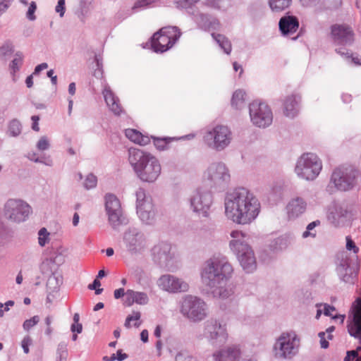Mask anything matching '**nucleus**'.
I'll list each match as a JSON object with an SVG mask.
<instances>
[{
    "mask_svg": "<svg viewBox=\"0 0 361 361\" xmlns=\"http://www.w3.org/2000/svg\"><path fill=\"white\" fill-rule=\"evenodd\" d=\"M225 214L233 223L247 225L253 222L260 212V202L245 188L228 193L224 201Z\"/></svg>",
    "mask_w": 361,
    "mask_h": 361,
    "instance_id": "1",
    "label": "nucleus"
},
{
    "mask_svg": "<svg viewBox=\"0 0 361 361\" xmlns=\"http://www.w3.org/2000/svg\"><path fill=\"white\" fill-rule=\"evenodd\" d=\"M233 271L232 266L225 257H213L202 265L201 279L203 283L213 288L214 296L226 298L233 293L231 286L227 285Z\"/></svg>",
    "mask_w": 361,
    "mask_h": 361,
    "instance_id": "2",
    "label": "nucleus"
},
{
    "mask_svg": "<svg viewBox=\"0 0 361 361\" xmlns=\"http://www.w3.org/2000/svg\"><path fill=\"white\" fill-rule=\"evenodd\" d=\"M128 160L137 177L142 181L152 183L161 174L159 160L149 152L140 149L128 150Z\"/></svg>",
    "mask_w": 361,
    "mask_h": 361,
    "instance_id": "3",
    "label": "nucleus"
},
{
    "mask_svg": "<svg viewBox=\"0 0 361 361\" xmlns=\"http://www.w3.org/2000/svg\"><path fill=\"white\" fill-rule=\"evenodd\" d=\"M322 169V161L316 154L305 153L298 159L295 171L301 178L310 180L317 177Z\"/></svg>",
    "mask_w": 361,
    "mask_h": 361,
    "instance_id": "4",
    "label": "nucleus"
},
{
    "mask_svg": "<svg viewBox=\"0 0 361 361\" xmlns=\"http://www.w3.org/2000/svg\"><path fill=\"white\" fill-rule=\"evenodd\" d=\"M180 36V32L178 27H163L153 35L152 47L156 52H164L172 47Z\"/></svg>",
    "mask_w": 361,
    "mask_h": 361,
    "instance_id": "5",
    "label": "nucleus"
},
{
    "mask_svg": "<svg viewBox=\"0 0 361 361\" xmlns=\"http://www.w3.org/2000/svg\"><path fill=\"white\" fill-rule=\"evenodd\" d=\"M181 312L194 322L200 321L207 315V305L201 299L188 295L182 302Z\"/></svg>",
    "mask_w": 361,
    "mask_h": 361,
    "instance_id": "6",
    "label": "nucleus"
},
{
    "mask_svg": "<svg viewBox=\"0 0 361 361\" xmlns=\"http://www.w3.org/2000/svg\"><path fill=\"white\" fill-rule=\"evenodd\" d=\"M250 116L252 123L259 128L269 126L273 120V114L269 106L257 101L250 104Z\"/></svg>",
    "mask_w": 361,
    "mask_h": 361,
    "instance_id": "7",
    "label": "nucleus"
},
{
    "mask_svg": "<svg viewBox=\"0 0 361 361\" xmlns=\"http://www.w3.org/2000/svg\"><path fill=\"white\" fill-rule=\"evenodd\" d=\"M30 212V205L20 200L11 199L8 200L5 204L6 217L15 222L25 221Z\"/></svg>",
    "mask_w": 361,
    "mask_h": 361,
    "instance_id": "8",
    "label": "nucleus"
},
{
    "mask_svg": "<svg viewBox=\"0 0 361 361\" xmlns=\"http://www.w3.org/2000/svg\"><path fill=\"white\" fill-rule=\"evenodd\" d=\"M231 249L237 253L243 269L247 272L256 268V260L251 247L246 243H239L237 240L230 242Z\"/></svg>",
    "mask_w": 361,
    "mask_h": 361,
    "instance_id": "9",
    "label": "nucleus"
},
{
    "mask_svg": "<svg viewBox=\"0 0 361 361\" xmlns=\"http://www.w3.org/2000/svg\"><path fill=\"white\" fill-rule=\"evenodd\" d=\"M204 139L216 149H223L230 143L231 133L225 126H216L206 133Z\"/></svg>",
    "mask_w": 361,
    "mask_h": 361,
    "instance_id": "10",
    "label": "nucleus"
},
{
    "mask_svg": "<svg viewBox=\"0 0 361 361\" xmlns=\"http://www.w3.org/2000/svg\"><path fill=\"white\" fill-rule=\"evenodd\" d=\"M300 340L293 331L283 333L278 339L276 347L279 346V357H290L299 347Z\"/></svg>",
    "mask_w": 361,
    "mask_h": 361,
    "instance_id": "11",
    "label": "nucleus"
},
{
    "mask_svg": "<svg viewBox=\"0 0 361 361\" xmlns=\"http://www.w3.org/2000/svg\"><path fill=\"white\" fill-rule=\"evenodd\" d=\"M354 32L352 27L345 23H336L330 27V37L336 44L345 45L354 41Z\"/></svg>",
    "mask_w": 361,
    "mask_h": 361,
    "instance_id": "12",
    "label": "nucleus"
},
{
    "mask_svg": "<svg viewBox=\"0 0 361 361\" xmlns=\"http://www.w3.org/2000/svg\"><path fill=\"white\" fill-rule=\"evenodd\" d=\"M355 178V171L352 169L338 168L334 171L331 180L338 190L346 191L353 187Z\"/></svg>",
    "mask_w": 361,
    "mask_h": 361,
    "instance_id": "13",
    "label": "nucleus"
},
{
    "mask_svg": "<svg viewBox=\"0 0 361 361\" xmlns=\"http://www.w3.org/2000/svg\"><path fill=\"white\" fill-rule=\"evenodd\" d=\"M105 207L109 216V220L115 227L120 224L122 211L120 202L118 198L111 194L105 196Z\"/></svg>",
    "mask_w": 361,
    "mask_h": 361,
    "instance_id": "14",
    "label": "nucleus"
},
{
    "mask_svg": "<svg viewBox=\"0 0 361 361\" xmlns=\"http://www.w3.org/2000/svg\"><path fill=\"white\" fill-rule=\"evenodd\" d=\"M353 319L348 324V331L351 336L361 338V298L356 299L352 307Z\"/></svg>",
    "mask_w": 361,
    "mask_h": 361,
    "instance_id": "15",
    "label": "nucleus"
},
{
    "mask_svg": "<svg viewBox=\"0 0 361 361\" xmlns=\"http://www.w3.org/2000/svg\"><path fill=\"white\" fill-rule=\"evenodd\" d=\"M159 286L169 292H185L188 289L187 283L170 275H164L160 277Z\"/></svg>",
    "mask_w": 361,
    "mask_h": 361,
    "instance_id": "16",
    "label": "nucleus"
},
{
    "mask_svg": "<svg viewBox=\"0 0 361 361\" xmlns=\"http://www.w3.org/2000/svg\"><path fill=\"white\" fill-rule=\"evenodd\" d=\"M212 204V195L207 192L197 191L191 199V206L196 212H202L205 214Z\"/></svg>",
    "mask_w": 361,
    "mask_h": 361,
    "instance_id": "17",
    "label": "nucleus"
},
{
    "mask_svg": "<svg viewBox=\"0 0 361 361\" xmlns=\"http://www.w3.org/2000/svg\"><path fill=\"white\" fill-rule=\"evenodd\" d=\"M208 180L213 181H226L230 178L227 168L224 164L216 163L212 164L204 173Z\"/></svg>",
    "mask_w": 361,
    "mask_h": 361,
    "instance_id": "18",
    "label": "nucleus"
},
{
    "mask_svg": "<svg viewBox=\"0 0 361 361\" xmlns=\"http://www.w3.org/2000/svg\"><path fill=\"white\" fill-rule=\"evenodd\" d=\"M102 94L109 109L115 115H121L123 109L120 104L119 99L114 94L110 87H105L102 91Z\"/></svg>",
    "mask_w": 361,
    "mask_h": 361,
    "instance_id": "19",
    "label": "nucleus"
},
{
    "mask_svg": "<svg viewBox=\"0 0 361 361\" xmlns=\"http://www.w3.org/2000/svg\"><path fill=\"white\" fill-rule=\"evenodd\" d=\"M148 302L149 298L147 293L128 289L126 292V298L123 300V305L126 307H130L134 303L145 305H147Z\"/></svg>",
    "mask_w": 361,
    "mask_h": 361,
    "instance_id": "20",
    "label": "nucleus"
},
{
    "mask_svg": "<svg viewBox=\"0 0 361 361\" xmlns=\"http://www.w3.org/2000/svg\"><path fill=\"white\" fill-rule=\"evenodd\" d=\"M279 26L283 35L293 34L299 28V21L295 16H285L280 19Z\"/></svg>",
    "mask_w": 361,
    "mask_h": 361,
    "instance_id": "21",
    "label": "nucleus"
},
{
    "mask_svg": "<svg viewBox=\"0 0 361 361\" xmlns=\"http://www.w3.org/2000/svg\"><path fill=\"white\" fill-rule=\"evenodd\" d=\"M300 97L296 94H291L286 97L283 101V114L287 117L293 118L298 113Z\"/></svg>",
    "mask_w": 361,
    "mask_h": 361,
    "instance_id": "22",
    "label": "nucleus"
},
{
    "mask_svg": "<svg viewBox=\"0 0 361 361\" xmlns=\"http://www.w3.org/2000/svg\"><path fill=\"white\" fill-rule=\"evenodd\" d=\"M137 213L143 222L150 224L154 216L152 201L140 202L139 204H137Z\"/></svg>",
    "mask_w": 361,
    "mask_h": 361,
    "instance_id": "23",
    "label": "nucleus"
},
{
    "mask_svg": "<svg viewBox=\"0 0 361 361\" xmlns=\"http://www.w3.org/2000/svg\"><path fill=\"white\" fill-rule=\"evenodd\" d=\"M240 355V350L237 346H231L218 351L213 355L215 361H236Z\"/></svg>",
    "mask_w": 361,
    "mask_h": 361,
    "instance_id": "24",
    "label": "nucleus"
},
{
    "mask_svg": "<svg viewBox=\"0 0 361 361\" xmlns=\"http://www.w3.org/2000/svg\"><path fill=\"white\" fill-rule=\"evenodd\" d=\"M206 332L209 334L211 338H217L222 337L224 339L227 338L226 329L224 325H221L216 321L210 322L207 324Z\"/></svg>",
    "mask_w": 361,
    "mask_h": 361,
    "instance_id": "25",
    "label": "nucleus"
},
{
    "mask_svg": "<svg viewBox=\"0 0 361 361\" xmlns=\"http://www.w3.org/2000/svg\"><path fill=\"white\" fill-rule=\"evenodd\" d=\"M125 135L130 141L140 145H145L149 142V138L148 136L142 135L135 129H126L125 130Z\"/></svg>",
    "mask_w": 361,
    "mask_h": 361,
    "instance_id": "26",
    "label": "nucleus"
},
{
    "mask_svg": "<svg viewBox=\"0 0 361 361\" xmlns=\"http://www.w3.org/2000/svg\"><path fill=\"white\" fill-rule=\"evenodd\" d=\"M288 212L291 217L298 216L303 213L306 208V204L301 198L293 200L288 205Z\"/></svg>",
    "mask_w": 361,
    "mask_h": 361,
    "instance_id": "27",
    "label": "nucleus"
},
{
    "mask_svg": "<svg viewBox=\"0 0 361 361\" xmlns=\"http://www.w3.org/2000/svg\"><path fill=\"white\" fill-rule=\"evenodd\" d=\"M246 94L242 90H237L234 92L232 99L231 105L236 109H240L245 104Z\"/></svg>",
    "mask_w": 361,
    "mask_h": 361,
    "instance_id": "28",
    "label": "nucleus"
},
{
    "mask_svg": "<svg viewBox=\"0 0 361 361\" xmlns=\"http://www.w3.org/2000/svg\"><path fill=\"white\" fill-rule=\"evenodd\" d=\"M292 0H269L270 8L274 12H281L289 8Z\"/></svg>",
    "mask_w": 361,
    "mask_h": 361,
    "instance_id": "29",
    "label": "nucleus"
},
{
    "mask_svg": "<svg viewBox=\"0 0 361 361\" xmlns=\"http://www.w3.org/2000/svg\"><path fill=\"white\" fill-rule=\"evenodd\" d=\"M212 36L224 51L228 54H230L231 51V44L230 42L224 36L219 34H213Z\"/></svg>",
    "mask_w": 361,
    "mask_h": 361,
    "instance_id": "30",
    "label": "nucleus"
},
{
    "mask_svg": "<svg viewBox=\"0 0 361 361\" xmlns=\"http://www.w3.org/2000/svg\"><path fill=\"white\" fill-rule=\"evenodd\" d=\"M336 52L341 56H344L347 59L350 60L351 63L356 66H361V58H360L357 55L355 56L353 54H350L349 52H344L343 49H336Z\"/></svg>",
    "mask_w": 361,
    "mask_h": 361,
    "instance_id": "31",
    "label": "nucleus"
},
{
    "mask_svg": "<svg viewBox=\"0 0 361 361\" xmlns=\"http://www.w3.org/2000/svg\"><path fill=\"white\" fill-rule=\"evenodd\" d=\"M153 142L157 149L159 150H164L167 148L168 145L171 142L172 139L170 137H152Z\"/></svg>",
    "mask_w": 361,
    "mask_h": 361,
    "instance_id": "32",
    "label": "nucleus"
},
{
    "mask_svg": "<svg viewBox=\"0 0 361 361\" xmlns=\"http://www.w3.org/2000/svg\"><path fill=\"white\" fill-rule=\"evenodd\" d=\"M38 243L42 247H44L49 240V233L45 228H42L38 233Z\"/></svg>",
    "mask_w": 361,
    "mask_h": 361,
    "instance_id": "33",
    "label": "nucleus"
},
{
    "mask_svg": "<svg viewBox=\"0 0 361 361\" xmlns=\"http://www.w3.org/2000/svg\"><path fill=\"white\" fill-rule=\"evenodd\" d=\"M23 56L21 53H17L11 62V68L13 73L18 71L23 63Z\"/></svg>",
    "mask_w": 361,
    "mask_h": 361,
    "instance_id": "34",
    "label": "nucleus"
},
{
    "mask_svg": "<svg viewBox=\"0 0 361 361\" xmlns=\"http://www.w3.org/2000/svg\"><path fill=\"white\" fill-rule=\"evenodd\" d=\"M8 130L13 136L19 135L21 130V125L20 122L16 120L12 121L9 124Z\"/></svg>",
    "mask_w": 361,
    "mask_h": 361,
    "instance_id": "35",
    "label": "nucleus"
},
{
    "mask_svg": "<svg viewBox=\"0 0 361 361\" xmlns=\"http://www.w3.org/2000/svg\"><path fill=\"white\" fill-rule=\"evenodd\" d=\"M97 177L93 174H89L85 180L84 186L87 189H91L97 185Z\"/></svg>",
    "mask_w": 361,
    "mask_h": 361,
    "instance_id": "36",
    "label": "nucleus"
},
{
    "mask_svg": "<svg viewBox=\"0 0 361 361\" xmlns=\"http://www.w3.org/2000/svg\"><path fill=\"white\" fill-rule=\"evenodd\" d=\"M39 322V316H34L30 319L24 322L23 326L25 331H29L32 326H35Z\"/></svg>",
    "mask_w": 361,
    "mask_h": 361,
    "instance_id": "37",
    "label": "nucleus"
},
{
    "mask_svg": "<svg viewBox=\"0 0 361 361\" xmlns=\"http://www.w3.org/2000/svg\"><path fill=\"white\" fill-rule=\"evenodd\" d=\"M137 240L136 237L133 236L131 241L128 245V250L131 255L136 254L140 250V245H137Z\"/></svg>",
    "mask_w": 361,
    "mask_h": 361,
    "instance_id": "38",
    "label": "nucleus"
},
{
    "mask_svg": "<svg viewBox=\"0 0 361 361\" xmlns=\"http://www.w3.org/2000/svg\"><path fill=\"white\" fill-rule=\"evenodd\" d=\"M320 224V221L319 220L312 221V223L309 224L307 226V231H305L303 234V238H307L309 236L315 237L316 233H311L310 231L313 230L315 226Z\"/></svg>",
    "mask_w": 361,
    "mask_h": 361,
    "instance_id": "39",
    "label": "nucleus"
},
{
    "mask_svg": "<svg viewBox=\"0 0 361 361\" xmlns=\"http://www.w3.org/2000/svg\"><path fill=\"white\" fill-rule=\"evenodd\" d=\"M336 310L334 306H331L329 305H324V314L326 316L332 317L334 319L340 317L341 319V323L343 322L345 319V315H339V316H332V312Z\"/></svg>",
    "mask_w": 361,
    "mask_h": 361,
    "instance_id": "40",
    "label": "nucleus"
},
{
    "mask_svg": "<svg viewBox=\"0 0 361 361\" xmlns=\"http://www.w3.org/2000/svg\"><path fill=\"white\" fill-rule=\"evenodd\" d=\"M342 4L341 0H324V5L328 9H336Z\"/></svg>",
    "mask_w": 361,
    "mask_h": 361,
    "instance_id": "41",
    "label": "nucleus"
},
{
    "mask_svg": "<svg viewBox=\"0 0 361 361\" xmlns=\"http://www.w3.org/2000/svg\"><path fill=\"white\" fill-rule=\"evenodd\" d=\"M176 361H197V360L187 353H179L176 357Z\"/></svg>",
    "mask_w": 361,
    "mask_h": 361,
    "instance_id": "42",
    "label": "nucleus"
},
{
    "mask_svg": "<svg viewBox=\"0 0 361 361\" xmlns=\"http://www.w3.org/2000/svg\"><path fill=\"white\" fill-rule=\"evenodd\" d=\"M140 318V313L139 312H134L133 315H129L127 317L125 322V326L126 328H130L131 326L130 322L132 321H138Z\"/></svg>",
    "mask_w": 361,
    "mask_h": 361,
    "instance_id": "43",
    "label": "nucleus"
},
{
    "mask_svg": "<svg viewBox=\"0 0 361 361\" xmlns=\"http://www.w3.org/2000/svg\"><path fill=\"white\" fill-rule=\"evenodd\" d=\"M37 9V5L35 1H32L30 4L27 12V18L30 20H34L35 19V12Z\"/></svg>",
    "mask_w": 361,
    "mask_h": 361,
    "instance_id": "44",
    "label": "nucleus"
},
{
    "mask_svg": "<svg viewBox=\"0 0 361 361\" xmlns=\"http://www.w3.org/2000/svg\"><path fill=\"white\" fill-rule=\"evenodd\" d=\"M101 286V283L98 279H95L92 284L88 286V288L90 290H95V294L99 295L103 291V288H99V287Z\"/></svg>",
    "mask_w": 361,
    "mask_h": 361,
    "instance_id": "45",
    "label": "nucleus"
},
{
    "mask_svg": "<svg viewBox=\"0 0 361 361\" xmlns=\"http://www.w3.org/2000/svg\"><path fill=\"white\" fill-rule=\"evenodd\" d=\"M37 147L39 150L47 149L49 147V143L47 137H42L37 142Z\"/></svg>",
    "mask_w": 361,
    "mask_h": 361,
    "instance_id": "46",
    "label": "nucleus"
},
{
    "mask_svg": "<svg viewBox=\"0 0 361 361\" xmlns=\"http://www.w3.org/2000/svg\"><path fill=\"white\" fill-rule=\"evenodd\" d=\"M52 322V317L51 316H47L44 319V323L47 326L45 329V334L48 336H50L53 332V329L51 326Z\"/></svg>",
    "mask_w": 361,
    "mask_h": 361,
    "instance_id": "47",
    "label": "nucleus"
},
{
    "mask_svg": "<svg viewBox=\"0 0 361 361\" xmlns=\"http://www.w3.org/2000/svg\"><path fill=\"white\" fill-rule=\"evenodd\" d=\"M32 339L30 336H25L21 342L22 348L25 352V353L27 354L29 353V346L32 344Z\"/></svg>",
    "mask_w": 361,
    "mask_h": 361,
    "instance_id": "48",
    "label": "nucleus"
},
{
    "mask_svg": "<svg viewBox=\"0 0 361 361\" xmlns=\"http://www.w3.org/2000/svg\"><path fill=\"white\" fill-rule=\"evenodd\" d=\"M231 236L233 238L231 241L237 240L239 243H244L240 240L245 238V234L240 231H233L231 233Z\"/></svg>",
    "mask_w": 361,
    "mask_h": 361,
    "instance_id": "49",
    "label": "nucleus"
},
{
    "mask_svg": "<svg viewBox=\"0 0 361 361\" xmlns=\"http://www.w3.org/2000/svg\"><path fill=\"white\" fill-rule=\"evenodd\" d=\"M55 10L57 13H60L61 17L63 16L65 13V0H59Z\"/></svg>",
    "mask_w": 361,
    "mask_h": 361,
    "instance_id": "50",
    "label": "nucleus"
},
{
    "mask_svg": "<svg viewBox=\"0 0 361 361\" xmlns=\"http://www.w3.org/2000/svg\"><path fill=\"white\" fill-rule=\"evenodd\" d=\"M346 248L348 250H353L355 253L358 252V248L355 245L354 242L351 240V238L348 236L346 237Z\"/></svg>",
    "mask_w": 361,
    "mask_h": 361,
    "instance_id": "51",
    "label": "nucleus"
},
{
    "mask_svg": "<svg viewBox=\"0 0 361 361\" xmlns=\"http://www.w3.org/2000/svg\"><path fill=\"white\" fill-rule=\"evenodd\" d=\"M137 204H139L140 202H144L145 200H151L149 198H146L145 193L143 190H139L137 193Z\"/></svg>",
    "mask_w": 361,
    "mask_h": 361,
    "instance_id": "52",
    "label": "nucleus"
},
{
    "mask_svg": "<svg viewBox=\"0 0 361 361\" xmlns=\"http://www.w3.org/2000/svg\"><path fill=\"white\" fill-rule=\"evenodd\" d=\"M320 338V345L322 348H327L329 347V342L325 338V332H319L318 334Z\"/></svg>",
    "mask_w": 361,
    "mask_h": 361,
    "instance_id": "53",
    "label": "nucleus"
},
{
    "mask_svg": "<svg viewBox=\"0 0 361 361\" xmlns=\"http://www.w3.org/2000/svg\"><path fill=\"white\" fill-rule=\"evenodd\" d=\"M156 0H138L134 5L133 8L145 6L154 3Z\"/></svg>",
    "mask_w": 361,
    "mask_h": 361,
    "instance_id": "54",
    "label": "nucleus"
},
{
    "mask_svg": "<svg viewBox=\"0 0 361 361\" xmlns=\"http://www.w3.org/2000/svg\"><path fill=\"white\" fill-rule=\"evenodd\" d=\"M358 356V353L355 350H350L347 352V355L344 358V361H352Z\"/></svg>",
    "mask_w": 361,
    "mask_h": 361,
    "instance_id": "55",
    "label": "nucleus"
},
{
    "mask_svg": "<svg viewBox=\"0 0 361 361\" xmlns=\"http://www.w3.org/2000/svg\"><path fill=\"white\" fill-rule=\"evenodd\" d=\"M31 120L32 121V130H34L35 131H39V128L38 122L39 121V117L38 116H32L31 117Z\"/></svg>",
    "mask_w": 361,
    "mask_h": 361,
    "instance_id": "56",
    "label": "nucleus"
},
{
    "mask_svg": "<svg viewBox=\"0 0 361 361\" xmlns=\"http://www.w3.org/2000/svg\"><path fill=\"white\" fill-rule=\"evenodd\" d=\"M320 0H300L302 6L309 7L317 5Z\"/></svg>",
    "mask_w": 361,
    "mask_h": 361,
    "instance_id": "57",
    "label": "nucleus"
},
{
    "mask_svg": "<svg viewBox=\"0 0 361 361\" xmlns=\"http://www.w3.org/2000/svg\"><path fill=\"white\" fill-rule=\"evenodd\" d=\"M1 50L4 54H7L8 52L13 51V46L11 44H6L1 47Z\"/></svg>",
    "mask_w": 361,
    "mask_h": 361,
    "instance_id": "58",
    "label": "nucleus"
},
{
    "mask_svg": "<svg viewBox=\"0 0 361 361\" xmlns=\"http://www.w3.org/2000/svg\"><path fill=\"white\" fill-rule=\"evenodd\" d=\"M114 296L116 299H119L123 296L126 297V292L124 290V288H121L118 289H116L114 292Z\"/></svg>",
    "mask_w": 361,
    "mask_h": 361,
    "instance_id": "59",
    "label": "nucleus"
},
{
    "mask_svg": "<svg viewBox=\"0 0 361 361\" xmlns=\"http://www.w3.org/2000/svg\"><path fill=\"white\" fill-rule=\"evenodd\" d=\"M82 330V326L80 323H74L71 325V331L73 332L81 333Z\"/></svg>",
    "mask_w": 361,
    "mask_h": 361,
    "instance_id": "60",
    "label": "nucleus"
},
{
    "mask_svg": "<svg viewBox=\"0 0 361 361\" xmlns=\"http://www.w3.org/2000/svg\"><path fill=\"white\" fill-rule=\"evenodd\" d=\"M13 0H1L0 1V10L5 11L7 9Z\"/></svg>",
    "mask_w": 361,
    "mask_h": 361,
    "instance_id": "61",
    "label": "nucleus"
},
{
    "mask_svg": "<svg viewBox=\"0 0 361 361\" xmlns=\"http://www.w3.org/2000/svg\"><path fill=\"white\" fill-rule=\"evenodd\" d=\"M48 65L47 63H42L38 66H37L35 68L34 74L39 73L41 71L47 68Z\"/></svg>",
    "mask_w": 361,
    "mask_h": 361,
    "instance_id": "62",
    "label": "nucleus"
},
{
    "mask_svg": "<svg viewBox=\"0 0 361 361\" xmlns=\"http://www.w3.org/2000/svg\"><path fill=\"white\" fill-rule=\"evenodd\" d=\"M54 71L53 70H49L48 72H47V76L49 77L51 80V82L54 84V85H56V82H57V77L56 75H54Z\"/></svg>",
    "mask_w": 361,
    "mask_h": 361,
    "instance_id": "63",
    "label": "nucleus"
},
{
    "mask_svg": "<svg viewBox=\"0 0 361 361\" xmlns=\"http://www.w3.org/2000/svg\"><path fill=\"white\" fill-rule=\"evenodd\" d=\"M200 0H183L181 1L182 6L187 7L198 2Z\"/></svg>",
    "mask_w": 361,
    "mask_h": 361,
    "instance_id": "64",
    "label": "nucleus"
}]
</instances>
